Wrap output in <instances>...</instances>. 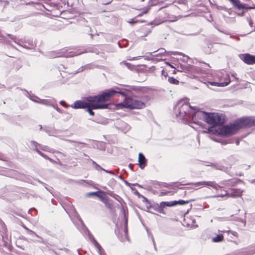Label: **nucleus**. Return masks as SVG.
I'll use <instances>...</instances> for the list:
<instances>
[{
	"mask_svg": "<svg viewBox=\"0 0 255 255\" xmlns=\"http://www.w3.org/2000/svg\"><path fill=\"white\" fill-rule=\"evenodd\" d=\"M101 169V170H103V171H105V172H106V173H108V171H109V170H106V169H104V168H102V169Z\"/></svg>",
	"mask_w": 255,
	"mask_h": 255,
	"instance_id": "nucleus-52",
	"label": "nucleus"
},
{
	"mask_svg": "<svg viewBox=\"0 0 255 255\" xmlns=\"http://www.w3.org/2000/svg\"><path fill=\"white\" fill-rule=\"evenodd\" d=\"M35 151L39 154L41 156L44 157L45 158L49 159L46 155H45L44 154H43L42 152H41L40 151H39L38 149H35Z\"/></svg>",
	"mask_w": 255,
	"mask_h": 255,
	"instance_id": "nucleus-35",
	"label": "nucleus"
},
{
	"mask_svg": "<svg viewBox=\"0 0 255 255\" xmlns=\"http://www.w3.org/2000/svg\"><path fill=\"white\" fill-rule=\"evenodd\" d=\"M255 126V118H242L234 123L220 127L218 130L219 134L228 136L235 134L240 128Z\"/></svg>",
	"mask_w": 255,
	"mask_h": 255,
	"instance_id": "nucleus-2",
	"label": "nucleus"
},
{
	"mask_svg": "<svg viewBox=\"0 0 255 255\" xmlns=\"http://www.w3.org/2000/svg\"><path fill=\"white\" fill-rule=\"evenodd\" d=\"M59 104L62 105V106L64 107L65 108H68L69 107V106L68 105H67L65 102L63 101H61L60 102H59Z\"/></svg>",
	"mask_w": 255,
	"mask_h": 255,
	"instance_id": "nucleus-36",
	"label": "nucleus"
},
{
	"mask_svg": "<svg viewBox=\"0 0 255 255\" xmlns=\"http://www.w3.org/2000/svg\"><path fill=\"white\" fill-rule=\"evenodd\" d=\"M30 99L36 103H38V102H40V99H39L38 97L35 96H30L29 97Z\"/></svg>",
	"mask_w": 255,
	"mask_h": 255,
	"instance_id": "nucleus-34",
	"label": "nucleus"
},
{
	"mask_svg": "<svg viewBox=\"0 0 255 255\" xmlns=\"http://www.w3.org/2000/svg\"><path fill=\"white\" fill-rule=\"evenodd\" d=\"M132 255H140L138 253H134Z\"/></svg>",
	"mask_w": 255,
	"mask_h": 255,
	"instance_id": "nucleus-55",
	"label": "nucleus"
},
{
	"mask_svg": "<svg viewBox=\"0 0 255 255\" xmlns=\"http://www.w3.org/2000/svg\"><path fill=\"white\" fill-rule=\"evenodd\" d=\"M142 88L137 87L134 86L129 87L127 90L121 91L119 88L110 89L104 92L101 95L89 96L85 98V100L89 102V106L86 107L87 111L91 116H94L95 113L93 110L95 109H105L108 107V105L102 103L108 101L110 99L114 96L117 94H120L123 96H126L128 92L131 91L140 92L142 91Z\"/></svg>",
	"mask_w": 255,
	"mask_h": 255,
	"instance_id": "nucleus-1",
	"label": "nucleus"
},
{
	"mask_svg": "<svg viewBox=\"0 0 255 255\" xmlns=\"http://www.w3.org/2000/svg\"><path fill=\"white\" fill-rule=\"evenodd\" d=\"M208 67H209V64H206Z\"/></svg>",
	"mask_w": 255,
	"mask_h": 255,
	"instance_id": "nucleus-64",
	"label": "nucleus"
},
{
	"mask_svg": "<svg viewBox=\"0 0 255 255\" xmlns=\"http://www.w3.org/2000/svg\"><path fill=\"white\" fill-rule=\"evenodd\" d=\"M251 183L255 184V179H253L250 181Z\"/></svg>",
	"mask_w": 255,
	"mask_h": 255,
	"instance_id": "nucleus-51",
	"label": "nucleus"
},
{
	"mask_svg": "<svg viewBox=\"0 0 255 255\" xmlns=\"http://www.w3.org/2000/svg\"><path fill=\"white\" fill-rule=\"evenodd\" d=\"M108 173H110L111 174H114L113 172H112V171H108Z\"/></svg>",
	"mask_w": 255,
	"mask_h": 255,
	"instance_id": "nucleus-53",
	"label": "nucleus"
},
{
	"mask_svg": "<svg viewBox=\"0 0 255 255\" xmlns=\"http://www.w3.org/2000/svg\"><path fill=\"white\" fill-rule=\"evenodd\" d=\"M89 106V102H85L81 100L76 101L70 107L75 109H86Z\"/></svg>",
	"mask_w": 255,
	"mask_h": 255,
	"instance_id": "nucleus-13",
	"label": "nucleus"
},
{
	"mask_svg": "<svg viewBox=\"0 0 255 255\" xmlns=\"http://www.w3.org/2000/svg\"><path fill=\"white\" fill-rule=\"evenodd\" d=\"M193 108L186 100H179L174 107V113L177 118L180 120H186L190 118L193 114Z\"/></svg>",
	"mask_w": 255,
	"mask_h": 255,
	"instance_id": "nucleus-4",
	"label": "nucleus"
},
{
	"mask_svg": "<svg viewBox=\"0 0 255 255\" xmlns=\"http://www.w3.org/2000/svg\"><path fill=\"white\" fill-rule=\"evenodd\" d=\"M136 185H137V186H138L140 187V185H138V184H136Z\"/></svg>",
	"mask_w": 255,
	"mask_h": 255,
	"instance_id": "nucleus-63",
	"label": "nucleus"
},
{
	"mask_svg": "<svg viewBox=\"0 0 255 255\" xmlns=\"http://www.w3.org/2000/svg\"><path fill=\"white\" fill-rule=\"evenodd\" d=\"M91 160L92 161L93 164L96 165L97 169H98V168L102 169V167L101 166H100L99 165H98L97 163H96L94 160Z\"/></svg>",
	"mask_w": 255,
	"mask_h": 255,
	"instance_id": "nucleus-39",
	"label": "nucleus"
},
{
	"mask_svg": "<svg viewBox=\"0 0 255 255\" xmlns=\"http://www.w3.org/2000/svg\"><path fill=\"white\" fill-rule=\"evenodd\" d=\"M166 64L167 65H169V66H170L171 67L173 68H174V67L172 65H171L168 62H166Z\"/></svg>",
	"mask_w": 255,
	"mask_h": 255,
	"instance_id": "nucleus-50",
	"label": "nucleus"
},
{
	"mask_svg": "<svg viewBox=\"0 0 255 255\" xmlns=\"http://www.w3.org/2000/svg\"><path fill=\"white\" fill-rule=\"evenodd\" d=\"M126 183L128 185H129V183H128L127 181H126Z\"/></svg>",
	"mask_w": 255,
	"mask_h": 255,
	"instance_id": "nucleus-58",
	"label": "nucleus"
},
{
	"mask_svg": "<svg viewBox=\"0 0 255 255\" xmlns=\"http://www.w3.org/2000/svg\"><path fill=\"white\" fill-rule=\"evenodd\" d=\"M224 239V236L222 234L217 235L216 237L212 238V241L214 243L221 242Z\"/></svg>",
	"mask_w": 255,
	"mask_h": 255,
	"instance_id": "nucleus-25",
	"label": "nucleus"
},
{
	"mask_svg": "<svg viewBox=\"0 0 255 255\" xmlns=\"http://www.w3.org/2000/svg\"><path fill=\"white\" fill-rule=\"evenodd\" d=\"M136 194H139V193L137 191H136Z\"/></svg>",
	"mask_w": 255,
	"mask_h": 255,
	"instance_id": "nucleus-62",
	"label": "nucleus"
},
{
	"mask_svg": "<svg viewBox=\"0 0 255 255\" xmlns=\"http://www.w3.org/2000/svg\"><path fill=\"white\" fill-rule=\"evenodd\" d=\"M230 190L231 191V193H229L230 197H241L243 192V190L241 189H236V188H230Z\"/></svg>",
	"mask_w": 255,
	"mask_h": 255,
	"instance_id": "nucleus-16",
	"label": "nucleus"
},
{
	"mask_svg": "<svg viewBox=\"0 0 255 255\" xmlns=\"http://www.w3.org/2000/svg\"><path fill=\"white\" fill-rule=\"evenodd\" d=\"M241 58L245 63L248 64L255 63V56L254 55H252L248 53L244 54L241 56Z\"/></svg>",
	"mask_w": 255,
	"mask_h": 255,
	"instance_id": "nucleus-14",
	"label": "nucleus"
},
{
	"mask_svg": "<svg viewBox=\"0 0 255 255\" xmlns=\"http://www.w3.org/2000/svg\"><path fill=\"white\" fill-rule=\"evenodd\" d=\"M40 147V148L42 149V150H46V148H47V147L46 146H41L40 145L39 146Z\"/></svg>",
	"mask_w": 255,
	"mask_h": 255,
	"instance_id": "nucleus-46",
	"label": "nucleus"
},
{
	"mask_svg": "<svg viewBox=\"0 0 255 255\" xmlns=\"http://www.w3.org/2000/svg\"><path fill=\"white\" fill-rule=\"evenodd\" d=\"M181 69H178V71L180 72H194L196 73H200L201 72V69L199 67H197L194 66H184L182 65L180 66Z\"/></svg>",
	"mask_w": 255,
	"mask_h": 255,
	"instance_id": "nucleus-10",
	"label": "nucleus"
},
{
	"mask_svg": "<svg viewBox=\"0 0 255 255\" xmlns=\"http://www.w3.org/2000/svg\"><path fill=\"white\" fill-rule=\"evenodd\" d=\"M79 143H76V144H75V145H74V146H75L76 147H77V148H78L80 149V148H81L82 147V146H80L79 145Z\"/></svg>",
	"mask_w": 255,
	"mask_h": 255,
	"instance_id": "nucleus-49",
	"label": "nucleus"
},
{
	"mask_svg": "<svg viewBox=\"0 0 255 255\" xmlns=\"http://www.w3.org/2000/svg\"><path fill=\"white\" fill-rule=\"evenodd\" d=\"M91 66L89 65H87L84 66H82L78 69V71L76 72H75V73L81 72L86 69H91Z\"/></svg>",
	"mask_w": 255,
	"mask_h": 255,
	"instance_id": "nucleus-32",
	"label": "nucleus"
},
{
	"mask_svg": "<svg viewBox=\"0 0 255 255\" xmlns=\"http://www.w3.org/2000/svg\"><path fill=\"white\" fill-rule=\"evenodd\" d=\"M0 159L4 160V157L3 155L0 153Z\"/></svg>",
	"mask_w": 255,
	"mask_h": 255,
	"instance_id": "nucleus-47",
	"label": "nucleus"
},
{
	"mask_svg": "<svg viewBox=\"0 0 255 255\" xmlns=\"http://www.w3.org/2000/svg\"><path fill=\"white\" fill-rule=\"evenodd\" d=\"M89 237L90 240L92 242V243L94 245L95 248L97 249V250L99 255H105L103 249L102 248L101 246L98 244V243L95 240L92 235L89 233Z\"/></svg>",
	"mask_w": 255,
	"mask_h": 255,
	"instance_id": "nucleus-15",
	"label": "nucleus"
},
{
	"mask_svg": "<svg viewBox=\"0 0 255 255\" xmlns=\"http://www.w3.org/2000/svg\"><path fill=\"white\" fill-rule=\"evenodd\" d=\"M84 52H85L84 51H80V50L76 51H68L67 50L63 49L62 51L58 53V55H56L55 57L63 56L66 57H70L79 55Z\"/></svg>",
	"mask_w": 255,
	"mask_h": 255,
	"instance_id": "nucleus-9",
	"label": "nucleus"
},
{
	"mask_svg": "<svg viewBox=\"0 0 255 255\" xmlns=\"http://www.w3.org/2000/svg\"><path fill=\"white\" fill-rule=\"evenodd\" d=\"M64 140H65V141H69L70 142H74L75 143L81 144V145H83L84 146L86 145V143H85L84 142H76V141H74L73 140H69V139H64Z\"/></svg>",
	"mask_w": 255,
	"mask_h": 255,
	"instance_id": "nucleus-37",
	"label": "nucleus"
},
{
	"mask_svg": "<svg viewBox=\"0 0 255 255\" xmlns=\"http://www.w3.org/2000/svg\"><path fill=\"white\" fill-rule=\"evenodd\" d=\"M16 178L20 180H25V177L24 175H20L18 177H16Z\"/></svg>",
	"mask_w": 255,
	"mask_h": 255,
	"instance_id": "nucleus-38",
	"label": "nucleus"
},
{
	"mask_svg": "<svg viewBox=\"0 0 255 255\" xmlns=\"http://www.w3.org/2000/svg\"><path fill=\"white\" fill-rule=\"evenodd\" d=\"M241 180L240 179H237L235 180H224L220 182V186H222L221 189H222L225 186L230 187L235 186L236 184H237L239 182H241Z\"/></svg>",
	"mask_w": 255,
	"mask_h": 255,
	"instance_id": "nucleus-12",
	"label": "nucleus"
},
{
	"mask_svg": "<svg viewBox=\"0 0 255 255\" xmlns=\"http://www.w3.org/2000/svg\"><path fill=\"white\" fill-rule=\"evenodd\" d=\"M176 206V203L173 201H170V202H161L160 203V207H172Z\"/></svg>",
	"mask_w": 255,
	"mask_h": 255,
	"instance_id": "nucleus-23",
	"label": "nucleus"
},
{
	"mask_svg": "<svg viewBox=\"0 0 255 255\" xmlns=\"http://www.w3.org/2000/svg\"><path fill=\"white\" fill-rule=\"evenodd\" d=\"M121 64L124 65L125 66H126L128 68L129 67V64L128 63H127L126 62H125V61L122 62L121 63Z\"/></svg>",
	"mask_w": 255,
	"mask_h": 255,
	"instance_id": "nucleus-44",
	"label": "nucleus"
},
{
	"mask_svg": "<svg viewBox=\"0 0 255 255\" xmlns=\"http://www.w3.org/2000/svg\"><path fill=\"white\" fill-rule=\"evenodd\" d=\"M233 5L239 9H243L245 8L244 5L240 2L239 0H230Z\"/></svg>",
	"mask_w": 255,
	"mask_h": 255,
	"instance_id": "nucleus-19",
	"label": "nucleus"
},
{
	"mask_svg": "<svg viewBox=\"0 0 255 255\" xmlns=\"http://www.w3.org/2000/svg\"><path fill=\"white\" fill-rule=\"evenodd\" d=\"M230 81L225 82H209L210 85L214 86H218V87H225L227 86Z\"/></svg>",
	"mask_w": 255,
	"mask_h": 255,
	"instance_id": "nucleus-21",
	"label": "nucleus"
},
{
	"mask_svg": "<svg viewBox=\"0 0 255 255\" xmlns=\"http://www.w3.org/2000/svg\"><path fill=\"white\" fill-rule=\"evenodd\" d=\"M25 228L27 231L28 234L29 235H30L31 236H34L37 237L38 238H39L40 239V240L39 241V242H43V239H42V238L41 237H39L38 235H37L36 234H35L33 231L29 230L27 228Z\"/></svg>",
	"mask_w": 255,
	"mask_h": 255,
	"instance_id": "nucleus-27",
	"label": "nucleus"
},
{
	"mask_svg": "<svg viewBox=\"0 0 255 255\" xmlns=\"http://www.w3.org/2000/svg\"><path fill=\"white\" fill-rule=\"evenodd\" d=\"M219 189H220L221 191H224L225 192V193L218 194L217 195L205 197L204 198L206 199V198H217V197H229V193H228L226 190H222V189H219L218 190H219Z\"/></svg>",
	"mask_w": 255,
	"mask_h": 255,
	"instance_id": "nucleus-22",
	"label": "nucleus"
},
{
	"mask_svg": "<svg viewBox=\"0 0 255 255\" xmlns=\"http://www.w3.org/2000/svg\"><path fill=\"white\" fill-rule=\"evenodd\" d=\"M168 82L173 84H178L179 83V81L173 77H169L168 78Z\"/></svg>",
	"mask_w": 255,
	"mask_h": 255,
	"instance_id": "nucleus-31",
	"label": "nucleus"
},
{
	"mask_svg": "<svg viewBox=\"0 0 255 255\" xmlns=\"http://www.w3.org/2000/svg\"><path fill=\"white\" fill-rule=\"evenodd\" d=\"M205 122L213 126L222 125L224 122V120L222 116L217 113H207Z\"/></svg>",
	"mask_w": 255,
	"mask_h": 255,
	"instance_id": "nucleus-7",
	"label": "nucleus"
},
{
	"mask_svg": "<svg viewBox=\"0 0 255 255\" xmlns=\"http://www.w3.org/2000/svg\"><path fill=\"white\" fill-rule=\"evenodd\" d=\"M113 197L114 198H115L119 202H120V200L122 199L119 196H118V195H117L116 194H114V196H113Z\"/></svg>",
	"mask_w": 255,
	"mask_h": 255,
	"instance_id": "nucleus-40",
	"label": "nucleus"
},
{
	"mask_svg": "<svg viewBox=\"0 0 255 255\" xmlns=\"http://www.w3.org/2000/svg\"><path fill=\"white\" fill-rule=\"evenodd\" d=\"M145 59L148 60H152L153 61L155 62H158L160 60H162V59H158L157 58H155L153 56V52H148L145 54V55L143 56Z\"/></svg>",
	"mask_w": 255,
	"mask_h": 255,
	"instance_id": "nucleus-18",
	"label": "nucleus"
},
{
	"mask_svg": "<svg viewBox=\"0 0 255 255\" xmlns=\"http://www.w3.org/2000/svg\"><path fill=\"white\" fill-rule=\"evenodd\" d=\"M40 129H41L42 128V127L41 125H39Z\"/></svg>",
	"mask_w": 255,
	"mask_h": 255,
	"instance_id": "nucleus-57",
	"label": "nucleus"
},
{
	"mask_svg": "<svg viewBox=\"0 0 255 255\" xmlns=\"http://www.w3.org/2000/svg\"><path fill=\"white\" fill-rule=\"evenodd\" d=\"M53 107L56 110L57 112H58V113H61V114H67L68 115V118L69 119H71V117H72V115L71 114H69L68 112H66V111H63L62 110H61L60 109H59L57 106L56 105H53Z\"/></svg>",
	"mask_w": 255,
	"mask_h": 255,
	"instance_id": "nucleus-26",
	"label": "nucleus"
},
{
	"mask_svg": "<svg viewBox=\"0 0 255 255\" xmlns=\"http://www.w3.org/2000/svg\"><path fill=\"white\" fill-rule=\"evenodd\" d=\"M189 184L192 185L195 187H211L216 190L223 187L222 186L216 183L215 181H203L195 183H192Z\"/></svg>",
	"mask_w": 255,
	"mask_h": 255,
	"instance_id": "nucleus-8",
	"label": "nucleus"
},
{
	"mask_svg": "<svg viewBox=\"0 0 255 255\" xmlns=\"http://www.w3.org/2000/svg\"><path fill=\"white\" fill-rule=\"evenodd\" d=\"M162 75H164V70H163L162 71Z\"/></svg>",
	"mask_w": 255,
	"mask_h": 255,
	"instance_id": "nucleus-56",
	"label": "nucleus"
},
{
	"mask_svg": "<svg viewBox=\"0 0 255 255\" xmlns=\"http://www.w3.org/2000/svg\"><path fill=\"white\" fill-rule=\"evenodd\" d=\"M166 52V50L164 48L158 49L157 50L153 52V56L156 58V57L162 56L164 53H165Z\"/></svg>",
	"mask_w": 255,
	"mask_h": 255,
	"instance_id": "nucleus-24",
	"label": "nucleus"
},
{
	"mask_svg": "<svg viewBox=\"0 0 255 255\" xmlns=\"http://www.w3.org/2000/svg\"><path fill=\"white\" fill-rule=\"evenodd\" d=\"M178 52H172V53L174 54V55H176L177 54Z\"/></svg>",
	"mask_w": 255,
	"mask_h": 255,
	"instance_id": "nucleus-54",
	"label": "nucleus"
},
{
	"mask_svg": "<svg viewBox=\"0 0 255 255\" xmlns=\"http://www.w3.org/2000/svg\"><path fill=\"white\" fill-rule=\"evenodd\" d=\"M248 8H249V9H252V8H253V7H249Z\"/></svg>",
	"mask_w": 255,
	"mask_h": 255,
	"instance_id": "nucleus-61",
	"label": "nucleus"
},
{
	"mask_svg": "<svg viewBox=\"0 0 255 255\" xmlns=\"http://www.w3.org/2000/svg\"><path fill=\"white\" fill-rule=\"evenodd\" d=\"M236 74H232V76H233V77H235Z\"/></svg>",
	"mask_w": 255,
	"mask_h": 255,
	"instance_id": "nucleus-59",
	"label": "nucleus"
},
{
	"mask_svg": "<svg viewBox=\"0 0 255 255\" xmlns=\"http://www.w3.org/2000/svg\"><path fill=\"white\" fill-rule=\"evenodd\" d=\"M228 232L232 234L233 236L238 237V233L236 232L233 231H228Z\"/></svg>",
	"mask_w": 255,
	"mask_h": 255,
	"instance_id": "nucleus-41",
	"label": "nucleus"
},
{
	"mask_svg": "<svg viewBox=\"0 0 255 255\" xmlns=\"http://www.w3.org/2000/svg\"><path fill=\"white\" fill-rule=\"evenodd\" d=\"M124 218L125 220V228L122 231V233L121 235L119 234L118 237L119 239L120 240L121 242H125L127 240H128V229H127V224H128V219L126 217L125 212L124 211Z\"/></svg>",
	"mask_w": 255,
	"mask_h": 255,
	"instance_id": "nucleus-11",
	"label": "nucleus"
},
{
	"mask_svg": "<svg viewBox=\"0 0 255 255\" xmlns=\"http://www.w3.org/2000/svg\"><path fill=\"white\" fill-rule=\"evenodd\" d=\"M164 207H160V205L159 206V209H158V211L159 213H163V209H164Z\"/></svg>",
	"mask_w": 255,
	"mask_h": 255,
	"instance_id": "nucleus-43",
	"label": "nucleus"
},
{
	"mask_svg": "<svg viewBox=\"0 0 255 255\" xmlns=\"http://www.w3.org/2000/svg\"><path fill=\"white\" fill-rule=\"evenodd\" d=\"M161 194H162V195H165V193H164L163 192H162V193H161Z\"/></svg>",
	"mask_w": 255,
	"mask_h": 255,
	"instance_id": "nucleus-60",
	"label": "nucleus"
},
{
	"mask_svg": "<svg viewBox=\"0 0 255 255\" xmlns=\"http://www.w3.org/2000/svg\"><path fill=\"white\" fill-rule=\"evenodd\" d=\"M192 113L193 116L192 115L190 118H192L193 121L190 123V127L197 129L200 133H209L212 131V127L206 128L204 127L205 125L204 123L197 120L199 119L205 121L207 113L193 108Z\"/></svg>",
	"mask_w": 255,
	"mask_h": 255,
	"instance_id": "nucleus-3",
	"label": "nucleus"
},
{
	"mask_svg": "<svg viewBox=\"0 0 255 255\" xmlns=\"http://www.w3.org/2000/svg\"><path fill=\"white\" fill-rule=\"evenodd\" d=\"M0 37L3 38V41H2L3 43H5L6 44H10L9 41L6 39L5 36L1 32H0Z\"/></svg>",
	"mask_w": 255,
	"mask_h": 255,
	"instance_id": "nucleus-33",
	"label": "nucleus"
},
{
	"mask_svg": "<svg viewBox=\"0 0 255 255\" xmlns=\"http://www.w3.org/2000/svg\"><path fill=\"white\" fill-rule=\"evenodd\" d=\"M89 195H97V196H99V195H98V192H91V193H90L89 194Z\"/></svg>",
	"mask_w": 255,
	"mask_h": 255,
	"instance_id": "nucleus-45",
	"label": "nucleus"
},
{
	"mask_svg": "<svg viewBox=\"0 0 255 255\" xmlns=\"http://www.w3.org/2000/svg\"><path fill=\"white\" fill-rule=\"evenodd\" d=\"M142 197H143V202H148V199L146 198H145V197H144L143 196H142Z\"/></svg>",
	"mask_w": 255,
	"mask_h": 255,
	"instance_id": "nucleus-48",
	"label": "nucleus"
},
{
	"mask_svg": "<svg viewBox=\"0 0 255 255\" xmlns=\"http://www.w3.org/2000/svg\"><path fill=\"white\" fill-rule=\"evenodd\" d=\"M29 143H30V147L31 149L34 150L35 151V149H38L37 148V145H39L40 146V144H39L37 142L35 141H30L29 142Z\"/></svg>",
	"mask_w": 255,
	"mask_h": 255,
	"instance_id": "nucleus-28",
	"label": "nucleus"
},
{
	"mask_svg": "<svg viewBox=\"0 0 255 255\" xmlns=\"http://www.w3.org/2000/svg\"><path fill=\"white\" fill-rule=\"evenodd\" d=\"M138 161L139 163V167L141 169H144L146 164V159L144 155L141 153H139L138 154Z\"/></svg>",
	"mask_w": 255,
	"mask_h": 255,
	"instance_id": "nucleus-17",
	"label": "nucleus"
},
{
	"mask_svg": "<svg viewBox=\"0 0 255 255\" xmlns=\"http://www.w3.org/2000/svg\"><path fill=\"white\" fill-rule=\"evenodd\" d=\"M247 20L249 21V25L252 27L253 26V22L252 21L251 19L249 17L247 18Z\"/></svg>",
	"mask_w": 255,
	"mask_h": 255,
	"instance_id": "nucleus-42",
	"label": "nucleus"
},
{
	"mask_svg": "<svg viewBox=\"0 0 255 255\" xmlns=\"http://www.w3.org/2000/svg\"><path fill=\"white\" fill-rule=\"evenodd\" d=\"M194 201V200H191L186 201H184L183 200H180L179 201H174V202H175V203H176V205H184L185 204H187L189 202H191V201Z\"/></svg>",
	"mask_w": 255,
	"mask_h": 255,
	"instance_id": "nucleus-29",
	"label": "nucleus"
},
{
	"mask_svg": "<svg viewBox=\"0 0 255 255\" xmlns=\"http://www.w3.org/2000/svg\"><path fill=\"white\" fill-rule=\"evenodd\" d=\"M44 130L50 136H54V134L56 133V131L54 130H51L48 128H44Z\"/></svg>",
	"mask_w": 255,
	"mask_h": 255,
	"instance_id": "nucleus-30",
	"label": "nucleus"
},
{
	"mask_svg": "<svg viewBox=\"0 0 255 255\" xmlns=\"http://www.w3.org/2000/svg\"><path fill=\"white\" fill-rule=\"evenodd\" d=\"M147 100V96L141 97V100H139L137 96L126 97L121 105L129 109H143L145 107V102Z\"/></svg>",
	"mask_w": 255,
	"mask_h": 255,
	"instance_id": "nucleus-5",
	"label": "nucleus"
},
{
	"mask_svg": "<svg viewBox=\"0 0 255 255\" xmlns=\"http://www.w3.org/2000/svg\"><path fill=\"white\" fill-rule=\"evenodd\" d=\"M53 99H40V102H38V103L53 107Z\"/></svg>",
	"mask_w": 255,
	"mask_h": 255,
	"instance_id": "nucleus-20",
	"label": "nucleus"
},
{
	"mask_svg": "<svg viewBox=\"0 0 255 255\" xmlns=\"http://www.w3.org/2000/svg\"><path fill=\"white\" fill-rule=\"evenodd\" d=\"M6 35L14 42L24 48L32 49L36 46L35 42L32 39H17L15 36L9 34H7Z\"/></svg>",
	"mask_w": 255,
	"mask_h": 255,
	"instance_id": "nucleus-6",
	"label": "nucleus"
}]
</instances>
